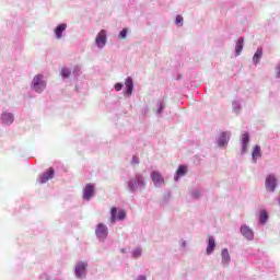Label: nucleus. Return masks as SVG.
Segmentation results:
<instances>
[{"instance_id": "obj_34", "label": "nucleus", "mask_w": 280, "mask_h": 280, "mask_svg": "<svg viewBox=\"0 0 280 280\" xmlns=\"http://www.w3.org/2000/svg\"><path fill=\"white\" fill-rule=\"evenodd\" d=\"M114 89H115V91H121V89H124V83H116L114 85Z\"/></svg>"}, {"instance_id": "obj_1", "label": "nucleus", "mask_w": 280, "mask_h": 280, "mask_svg": "<svg viewBox=\"0 0 280 280\" xmlns=\"http://www.w3.org/2000/svg\"><path fill=\"white\" fill-rule=\"evenodd\" d=\"M127 189L129 194H137L145 189V177L141 173H137L133 177H130L127 182Z\"/></svg>"}, {"instance_id": "obj_22", "label": "nucleus", "mask_w": 280, "mask_h": 280, "mask_svg": "<svg viewBox=\"0 0 280 280\" xmlns=\"http://www.w3.org/2000/svg\"><path fill=\"white\" fill-rule=\"evenodd\" d=\"M252 159L253 163H257V159H261V147H259L258 144L254 147V150L252 152Z\"/></svg>"}, {"instance_id": "obj_14", "label": "nucleus", "mask_w": 280, "mask_h": 280, "mask_svg": "<svg viewBox=\"0 0 280 280\" xmlns=\"http://www.w3.org/2000/svg\"><path fill=\"white\" fill-rule=\"evenodd\" d=\"M54 174H55L54 168L50 167L43 175H40L37 180L40 185H45V183H47V180H51V178H54Z\"/></svg>"}, {"instance_id": "obj_33", "label": "nucleus", "mask_w": 280, "mask_h": 280, "mask_svg": "<svg viewBox=\"0 0 280 280\" xmlns=\"http://www.w3.org/2000/svg\"><path fill=\"white\" fill-rule=\"evenodd\" d=\"M139 163H140L139 158L133 155L131 159V165H139Z\"/></svg>"}, {"instance_id": "obj_10", "label": "nucleus", "mask_w": 280, "mask_h": 280, "mask_svg": "<svg viewBox=\"0 0 280 280\" xmlns=\"http://www.w3.org/2000/svg\"><path fill=\"white\" fill-rule=\"evenodd\" d=\"M106 40H107L106 31L102 30L97 34L96 39H95L96 47H98V49H104V47H106Z\"/></svg>"}, {"instance_id": "obj_26", "label": "nucleus", "mask_w": 280, "mask_h": 280, "mask_svg": "<svg viewBox=\"0 0 280 280\" xmlns=\"http://www.w3.org/2000/svg\"><path fill=\"white\" fill-rule=\"evenodd\" d=\"M232 108H233L234 113H236V115H238L240 110H242V101H240V100L233 101Z\"/></svg>"}, {"instance_id": "obj_2", "label": "nucleus", "mask_w": 280, "mask_h": 280, "mask_svg": "<svg viewBox=\"0 0 280 280\" xmlns=\"http://www.w3.org/2000/svg\"><path fill=\"white\" fill-rule=\"evenodd\" d=\"M47 89V82H45V75L36 74L31 82V90L35 93H43Z\"/></svg>"}, {"instance_id": "obj_37", "label": "nucleus", "mask_w": 280, "mask_h": 280, "mask_svg": "<svg viewBox=\"0 0 280 280\" xmlns=\"http://www.w3.org/2000/svg\"><path fill=\"white\" fill-rule=\"evenodd\" d=\"M143 113H144V114H145V113H148V107H147V108H144Z\"/></svg>"}, {"instance_id": "obj_28", "label": "nucleus", "mask_w": 280, "mask_h": 280, "mask_svg": "<svg viewBox=\"0 0 280 280\" xmlns=\"http://www.w3.org/2000/svg\"><path fill=\"white\" fill-rule=\"evenodd\" d=\"M190 196H191V198H194V200H198V198H200V196H202V190L194 189L190 191Z\"/></svg>"}, {"instance_id": "obj_25", "label": "nucleus", "mask_w": 280, "mask_h": 280, "mask_svg": "<svg viewBox=\"0 0 280 280\" xmlns=\"http://www.w3.org/2000/svg\"><path fill=\"white\" fill-rule=\"evenodd\" d=\"M60 75L62 80H69V78H71V68H68V67L61 68Z\"/></svg>"}, {"instance_id": "obj_29", "label": "nucleus", "mask_w": 280, "mask_h": 280, "mask_svg": "<svg viewBox=\"0 0 280 280\" xmlns=\"http://www.w3.org/2000/svg\"><path fill=\"white\" fill-rule=\"evenodd\" d=\"M82 73V68L80 66H74L73 70H72V74L75 78H79V75H81Z\"/></svg>"}, {"instance_id": "obj_20", "label": "nucleus", "mask_w": 280, "mask_h": 280, "mask_svg": "<svg viewBox=\"0 0 280 280\" xmlns=\"http://www.w3.org/2000/svg\"><path fill=\"white\" fill-rule=\"evenodd\" d=\"M262 56H264V49L257 48L256 52L253 56V65H255V67H257L258 63L261 61Z\"/></svg>"}, {"instance_id": "obj_38", "label": "nucleus", "mask_w": 280, "mask_h": 280, "mask_svg": "<svg viewBox=\"0 0 280 280\" xmlns=\"http://www.w3.org/2000/svg\"><path fill=\"white\" fill-rule=\"evenodd\" d=\"M121 253H126V248H122V249H121Z\"/></svg>"}, {"instance_id": "obj_12", "label": "nucleus", "mask_w": 280, "mask_h": 280, "mask_svg": "<svg viewBox=\"0 0 280 280\" xmlns=\"http://www.w3.org/2000/svg\"><path fill=\"white\" fill-rule=\"evenodd\" d=\"M241 154H246V150H248V143H250V135L245 132L241 137Z\"/></svg>"}, {"instance_id": "obj_18", "label": "nucleus", "mask_w": 280, "mask_h": 280, "mask_svg": "<svg viewBox=\"0 0 280 280\" xmlns=\"http://www.w3.org/2000/svg\"><path fill=\"white\" fill-rule=\"evenodd\" d=\"M214 250H215V238L213 236H209L206 253L207 255H213Z\"/></svg>"}, {"instance_id": "obj_7", "label": "nucleus", "mask_w": 280, "mask_h": 280, "mask_svg": "<svg viewBox=\"0 0 280 280\" xmlns=\"http://www.w3.org/2000/svg\"><path fill=\"white\" fill-rule=\"evenodd\" d=\"M231 141V131H222L217 138L218 148H226Z\"/></svg>"}, {"instance_id": "obj_35", "label": "nucleus", "mask_w": 280, "mask_h": 280, "mask_svg": "<svg viewBox=\"0 0 280 280\" xmlns=\"http://www.w3.org/2000/svg\"><path fill=\"white\" fill-rule=\"evenodd\" d=\"M180 246H182V248H187V241L182 240L180 241Z\"/></svg>"}, {"instance_id": "obj_8", "label": "nucleus", "mask_w": 280, "mask_h": 280, "mask_svg": "<svg viewBox=\"0 0 280 280\" xmlns=\"http://www.w3.org/2000/svg\"><path fill=\"white\" fill-rule=\"evenodd\" d=\"M117 220L122 221L126 220V210H119L117 213V208L113 207L110 210V222L115 224Z\"/></svg>"}, {"instance_id": "obj_27", "label": "nucleus", "mask_w": 280, "mask_h": 280, "mask_svg": "<svg viewBox=\"0 0 280 280\" xmlns=\"http://www.w3.org/2000/svg\"><path fill=\"white\" fill-rule=\"evenodd\" d=\"M142 253H143V249H141V247H137L136 249L132 250L131 257L133 259H139V257H141Z\"/></svg>"}, {"instance_id": "obj_13", "label": "nucleus", "mask_w": 280, "mask_h": 280, "mask_svg": "<svg viewBox=\"0 0 280 280\" xmlns=\"http://www.w3.org/2000/svg\"><path fill=\"white\" fill-rule=\"evenodd\" d=\"M231 264V254H229V248H223L221 252V265L223 268H229Z\"/></svg>"}, {"instance_id": "obj_4", "label": "nucleus", "mask_w": 280, "mask_h": 280, "mask_svg": "<svg viewBox=\"0 0 280 280\" xmlns=\"http://www.w3.org/2000/svg\"><path fill=\"white\" fill-rule=\"evenodd\" d=\"M277 176L275 174L268 175L265 180L266 190L269 191V194H275V191H277Z\"/></svg>"}, {"instance_id": "obj_19", "label": "nucleus", "mask_w": 280, "mask_h": 280, "mask_svg": "<svg viewBox=\"0 0 280 280\" xmlns=\"http://www.w3.org/2000/svg\"><path fill=\"white\" fill-rule=\"evenodd\" d=\"M185 174H187V166L180 164V165L178 166L177 171H176V174H175V176H174V180H175L176 183H178L179 178H180L182 176H185Z\"/></svg>"}, {"instance_id": "obj_16", "label": "nucleus", "mask_w": 280, "mask_h": 280, "mask_svg": "<svg viewBox=\"0 0 280 280\" xmlns=\"http://www.w3.org/2000/svg\"><path fill=\"white\" fill-rule=\"evenodd\" d=\"M65 32H67V23H61V24L57 25L55 27V38H57V40H60V38H62V34H65Z\"/></svg>"}, {"instance_id": "obj_21", "label": "nucleus", "mask_w": 280, "mask_h": 280, "mask_svg": "<svg viewBox=\"0 0 280 280\" xmlns=\"http://www.w3.org/2000/svg\"><path fill=\"white\" fill-rule=\"evenodd\" d=\"M270 217L268 215V211L267 210H260L258 224L260 226H264L265 224H268V219Z\"/></svg>"}, {"instance_id": "obj_30", "label": "nucleus", "mask_w": 280, "mask_h": 280, "mask_svg": "<svg viewBox=\"0 0 280 280\" xmlns=\"http://www.w3.org/2000/svg\"><path fill=\"white\" fill-rule=\"evenodd\" d=\"M183 23H184L183 16L182 15H176L175 25H177L178 27H183Z\"/></svg>"}, {"instance_id": "obj_3", "label": "nucleus", "mask_w": 280, "mask_h": 280, "mask_svg": "<svg viewBox=\"0 0 280 280\" xmlns=\"http://www.w3.org/2000/svg\"><path fill=\"white\" fill-rule=\"evenodd\" d=\"M86 275H89V261L79 260L74 265V277L79 280L86 279Z\"/></svg>"}, {"instance_id": "obj_11", "label": "nucleus", "mask_w": 280, "mask_h": 280, "mask_svg": "<svg viewBox=\"0 0 280 280\" xmlns=\"http://www.w3.org/2000/svg\"><path fill=\"white\" fill-rule=\"evenodd\" d=\"M95 194V185L86 184L83 189V200H91Z\"/></svg>"}, {"instance_id": "obj_24", "label": "nucleus", "mask_w": 280, "mask_h": 280, "mask_svg": "<svg viewBox=\"0 0 280 280\" xmlns=\"http://www.w3.org/2000/svg\"><path fill=\"white\" fill-rule=\"evenodd\" d=\"M166 104L164 103V101H158L156 102V115H159V117H163V110H165Z\"/></svg>"}, {"instance_id": "obj_32", "label": "nucleus", "mask_w": 280, "mask_h": 280, "mask_svg": "<svg viewBox=\"0 0 280 280\" xmlns=\"http://www.w3.org/2000/svg\"><path fill=\"white\" fill-rule=\"evenodd\" d=\"M276 78L280 80V61L276 66Z\"/></svg>"}, {"instance_id": "obj_15", "label": "nucleus", "mask_w": 280, "mask_h": 280, "mask_svg": "<svg viewBox=\"0 0 280 280\" xmlns=\"http://www.w3.org/2000/svg\"><path fill=\"white\" fill-rule=\"evenodd\" d=\"M125 86H126V90H125V95H132V91H135V81H132L131 77H128L126 80H125Z\"/></svg>"}, {"instance_id": "obj_31", "label": "nucleus", "mask_w": 280, "mask_h": 280, "mask_svg": "<svg viewBox=\"0 0 280 280\" xmlns=\"http://www.w3.org/2000/svg\"><path fill=\"white\" fill-rule=\"evenodd\" d=\"M127 36H128V28H122L118 34V38L120 39H125L127 38Z\"/></svg>"}, {"instance_id": "obj_5", "label": "nucleus", "mask_w": 280, "mask_h": 280, "mask_svg": "<svg viewBox=\"0 0 280 280\" xmlns=\"http://www.w3.org/2000/svg\"><path fill=\"white\" fill-rule=\"evenodd\" d=\"M95 235L98 242H106V238L108 237V226L104 223H98L95 229Z\"/></svg>"}, {"instance_id": "obj_36", "label": "nucleus", "mask_w": 280, "mask_h": 280, "mask_svg": "<svg viewBox=\"0 0 280 280\" xmlns=\"http://www.w3.org/2000/svg\"><path fill=\"white\" fill-rule=\"evenodd\" d=\"M42 279L49 280V275L44 273V275L42 276Z\"/></svg>"}, {"instance_id": "obj_6", "label": "nucleus", "mask_w": 280, "mask_h": 280, "mask_svg": "<svg viewBox=\"0 0 280 280\" xmlns=\"http://www.w3.org/2000/svg\"><path fill=\"white\" fill-rule=\"evenodd\" d=\"M151 180L156 189H161L165 185V178L159 171L151 172Z\"/></svg>"}, {"instance_id": "obj_17", "label": "nucleus", "mask_w": 280, "mask_h": 280, "mask_svg": "<svg viewBox=\"0 0 280 280\" xmlns=\"http://www.w3.org/2000/svg\"><path fill=\"white\" fill-rule=\"evenodd\" d=\"M1 121L5 126H11V124H14V115L12 113H3L1 115Z\"/></svg>"}, {"instance_id": "obj_9", "label": "nucleus", "mask_w": 280, "mask_h": 280, "mask_svg": "<svg viewBox=\"0 0 280 280\" xmlns=\"http://www.w3.org/2000/svg\"><path fill=\"white\" fill-rule=\"evenodd\" d=\"M240 231L243 237H245V240H247L248 242H253L255 240V232H253V229H250V226L241 225Z\"/></svg>"}, {"instance_id": "obj_23", "label": "nucleus", "mask_w": 280, "mask_h": 280, "mask_svg": "<svg viewBox=\"0 0 280 280\" xmlns=\"http://www.w3.org/2000/svg\"><path fill=\"white\" fill-rule=\"evenodd\" d=\"M244 49V37H240L235 45V56H240Z\"/></svg>"}]
</instances>
